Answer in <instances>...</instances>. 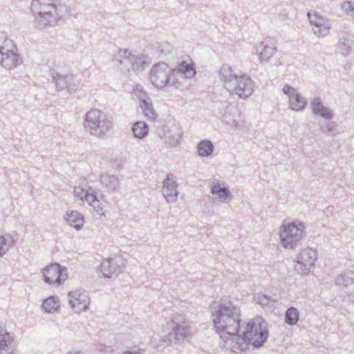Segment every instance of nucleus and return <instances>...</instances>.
Masks as SVG:
<instances>
[{
    "instance_id": "nucleus-1",
    "label": "nucleus",
    "mask_w": 354,
    "mask_h": 354,
    "mask_svg": "<svg viewBox=\"0 0 354 354\" xmlns=\"http://www.w3.org/2000/svg\"><path fill=\"white\" fill-rule=\"evenodd\" d=\"M268 330L260 319H256L245 326L241 324L228 345L224 344V348L234 353L248 349L250 345L254 348L261 347L267 341Z\"/></svg>"
},
{
    "instance_id": "nucleus-2",
    "label": "nucleus",
    "mask_w": 354,
    "mask_h": 354,
    "mask_svg": "<svg viewBox=\"0 0 354 354\" xmlns=\"http://www.w3.org/2000/svg\"><path fill=\"white\" fill-rule=\"evenodd\" d=\"M213 316L215 330L220 335L221 346L228 345L241 326V311L231 301L221 302Z\"/></svg>"
},
{
    "instance_id": "nucleus-3",
    "label": "nucleus",
    "mask_w": 354,
    "mask_h": 354,
    "mask_svg": "<svg viewBox=\"0 0 354 354\" xmlns=\"http://www.w3.org/2000/svg\"><path fill=\"white\" fill-rule=\"evenodd\" d=\"M218 75L224 88L230 94L237 95L241 99H246L252 94L253 81L246 75H237L231 67L224 64L220 68Z\"/></svg>"
},
{
    "instance_id": "nucleus-4",
    "label": "nucleus",
    "mask_w": 354,
    "mask_h": 354,
    "mask_svg": "<svg viewBox=\"0 0 354 354\" xmlns=\"http://www.w3.org/2000/svg\"><path fill=\"white\" fill-rule=\"evenodd\" d=\"M59 0H32L31 7L36 15L35 24L38 28L44 29L54 26L59 19L58 15Z\"/></svg>"
},
{
    "instance_id": "nucleus-5",
    "label": "nucleus",
    "mask_w": 354,
    "mask_h": 354,
    "mask_svg": "<svg viewBox=\"0 0 354 354\" xmlns=\"http://www.w3.org/2000/svg\"><path fill=\"white\" fill-rule=\"evenodd\" d=\"M113 127L111 118L98 109H91L84 117V128L92 135L102 136Z\"/></svg>"
},
{
    "instance_id": "nucleus-6",
    "label": "nucleus",
    "mask_w": 354,
    "mask_h": 354,
    "mask_svg": "<svg viewBox=\"0 0 354 354\" xmlns=\"http://www.w3.org/2000/svg\"><path fill=\"white\" fill-rule=\"evenodd\" d=\"M113 127L111 118L98 109H91L84 117V128L92 135L102 136Z\"/></svg>"
},
{
    "instance_id": "nucleus-7",
    "label": "nucleus",
    "mask_w": 354,
    "mask_h": 354,
    "mask_svg": "<svg viewBox=\"0 0 354 354\" xmlns=\"http://www.w3.org/2000/svg\"><path fill=\"white\" fill-rule=\"evenodd\" d=\"M174 72L169 66L164 63H158L153 65L149 73V79L151 84L157 88H163L166 86H171L179 88L181 84L178 81L172 80Z\"/></svg>"
},
{
    "instance_id": "nucleus-8",
    "label": "nucleus",
    "mask_w": 354,
    "mask_h": 354,
    "mask_svg": "<svg viewBox=\"0 0 354 354\" xmlns=\"http://www.w3.org/2000/svg\"><path fill=\"white\" fill-rule=\"evenodd\" d=\"M304 225L295 222L283 224L280 227L279 236L283 247L293 249L302 239Z\"/></svg>"
},
{
    "instance_id": "nucleus-9",
    "label": "nucleus",
    "mask_w": 354,
    "mask_h": 354,
    "mask_svg": "<svg viewBox=\"0 0 354 354\" xmlns=\"http://www.w3.org/2000/svg\"><path fill=\"white\" fill-rule=\"evenodd\" d=\"M22 63V58L17 53V48L14 41L6 39L0 46V64L7 69H12Z\"/></svg>"
},
{
    "instance_id": "nucleus-10",
    "label": "nucleus",
    "mask_w": 354,
    "mask_h": 354,
    "mask_svg": "<svg viewBox=\"0 0 354 354\" xmlns=\"http://www.w3.org/2000/svg\"><path fill=\"white\" fill-rule=\"evenodd\" d=\"M316 259V250L310 248L302 249L297 257V261L295 265V272L301 275L308 274Z\"/></svg>"
},
{
    "instance_id": "nucleus-11",
    "label": "nucleus",
    "mask_w": 354,
    "mask_h": 354,
    "mask_svg": "<svg viewBox=\"0 0 354 354\" xmlns=\"http://www.w3.org/2000/svg\"><path fill=\"white\" fill-rule=\"evenodd\" d=\"M335 283L342 287L344 300L354 305V271H344L336 277Z\"/></svg>"
},
{
    "instance_id": "nucleus-12",
    "label": "nucleus",
    "mask_w": 354,
    "mask_h": 354,
    "mask_svg": "<svg viewBox=\"0 0 354 354\" xmlns=\"http://www.w3.org/2000/svg\"><path fill=\"white\" fill-rule=\"evenodd\" d=\"M67 299L70 308L76 313L87 310L91 302L88 292L83 290L69 292Z\"/></svg>"
},
{
    "instance_id": "nucleus-13",
    "label": "nucleus",
    "mask_w": 354,
    "mask_h": 354,
    "mask_svg": "<svg viewBox=\"0 0 354 354\" xmlns=\"http://www.w3.org/2000/svg\"><path fill=\"white\" fill-rule=\"evenodd\" d=\"M42 273L45 283L56 284L57 286L61 285L67 277L66 270L57 263L45 267Z\"/></svg>"
},
{
    "instance_id": "nucleus-14",
    "label": "nucleus",
    "mask_w": 354,
    "mask_h": 354,
    "mask_svg": "<svg viewBox=\"0 0 354 354\" xmlns=\"http://www.w3.org/2000/svg\"><path fill=\"white\" fill-rule=\"evenodd\" d=\"M277 41L272 37L264 38L257 47V54L261 64L268 62L276 53Z\"/></svg>"
},
{
    "instance_id": "nucleus-15",
    "label": "nucleus",
    "mask_w": 354,
    "mask_h": 354,
    "mask_svg": "<svg viewBox=\"0 0 354 354\" xmlns=\"http://www.w3.org/2000/svg\"><path fill=\"white\" fill-rule=\"evenodd\" d=\"M308 17L310 23L313 26V31L315 35L319 37H324L329 34L331 24L329 20L317 13L311 15L308 13Z\"/></svg>"
},
{
    "instance_id": "nucleus-16",
    "label": "nucleus",
    "mask_w": 354,
    "mask_h": 354,
    "mask_svg": "<svg viewBox=\"0 0 354 354\" xmlns=\"http://www.w3.org/2000/svg\"><path fill=\"white\" fill-rule=\"evenodd\" d=\"M124 266V260L120 257L109 258L101 263L100 271L104 278H110L118 274Z\"/></svg>"
},
{
    "instance_id": "nucleus-17",
    "label": "nucleus",
    "mask_w": 354,
    "mask_h": 354,
    "mask_svg": "<svg viewBox=\"0 0 354 354\" xmlns=\"http://www.w3.org/2000/svg\"><path fill=\"white\" fill-rule=\"evenodd\" d=\"M282 91L289 97L290 108L295 111H301L306 105V99L299 93L290 85L283 86Z\"/></svg>"
},
{
    "instance_id": "nucleus-18",
    "label": "nucleus",
    "mask_w": 354,
    "mask_h": 354,
    "mask_svg": "<svg viewBox=\"0 0 354 354\" xmlns=\"http://www.w3.org/2000/svg\"><path fill=\"white\" fill-rule=\"evenodd\" d=\"M177 186L175 176L171 174H167L162 183V194L168 203L176 201L178 195Z\"/></svg>"
},
{
    "instance_id": "nucleus-19",
    "label": "nucleus",
    "mask_w": 354,
    "mask_h": 354,
    "mask_svg": "<svg viewBox=\"0 0 354 354\" xmlns=\"http://www.w3.org/2000/svg\"><path fill=\"white\" fill-rule=\"evenodd\" d=\"M53 80L57 88L60 90L68 88L69 91H74L80 84L77 77L71 73L63 75L55 73L53 75Z\"/></svg>"
},
{
    "instance_id": "nucleus-20",
    "label": "nucleus",
    "mask_w": 354,
    "mask_h": 354,
    "mask_svg": "<svg viewBox=\"0 0 354 354\" xmlns=\"http://www.w3.org/2000/svg\"><path fill=\"white\" fill-rule=\"evenodd\" d=\"M191 335L190 326L186 321L180 323L174 322L172 326V332L169 333V339L174 337L177 342H183L187 340Z\"/></svg>"
},
{
    "instance_id": "nucleus-21",
    "label": "nucleus",
    "mask_w": 354,
    "mask_h": 354,
    "mask_svg": "<svg viewBox=\"0 0 354 354\" xmlns=\"http://www.w3.org/2000/svg\"><path fill=\"white\" fill-rule=\"evenodd\" d=\"M139 104L142 110L144 116L149 120H154L158 115L156 113L152 102L147 94L143 91H139Z\"/></svg>"
},
{
    "instance_id": "nucleus-22",
    "label": "nucleus",
    "mask_w": 354,
    "mask_h": 354,
    "mask_svg": "<svg viewBox=\"0 0 354 354\" xmlns=\"http://www.w3.org/2000/svg\"><path fill=\"white\" fill-rule=\"evenodd\" d=\"M132 54L127 49H120L113 56V61L118 64L121 71H131Z\"/></svg>"
},
{
    "instance_id": "nucleus-23",
    "label": "nucleus",
    "mask_w": 354,
    "mask_h": 354,
    "mask_svg": "<svg viewBox=\"0 0 354 354\" xmlns=\"http://www.w3.org/2000/svg\"><path fill=\"white\" fill-rule=\"evenodd\" d=\"M223 118L225 122L229 125L234 127L242 126L243 121L241 120V113L236 106H228L223 115Z\"/></svg>"
},
{
    "instance_id": "nucleus-24",
    "label": "nucleus",
    "mask_w": 354,
    "mask_h": 354,
    "mask_svg": "<svg viewBox=\"0 0 354 354\" xmlns=\"http://www.w3.org/2000/svg\"><path fill=\"white\" fill-rule=\"evenodd\" d=\"M13 352L12 338L5 329L0 327V354H12Z\"/></svg>"
},
{
    "instance_id": "nucleus-25",
    "label": "nucleus",
    "mask_w": 354,
    "mask_h": 354,
    "mask_svg": "<svg viewBox=\"0 0 354 354\" xmlns=\"http://www.w3.org/2000/svg\"><path fill=\"white\" fill-rule=\"evenodd\" d=\"M312 111L315 115H319L326 120H330L333 118L332 111L323 105L320 98H315L311 102Z\"/></svg>"
},
{
    "instance_id": "nucleus-26",
    "label": "nucleus",
    "mask_w": 354,
    "mask_h": 354,
    "mask_svg": "<svg viewBox=\"0 0 354 354\" xmlns=\"http://www.w3.org/2000/svg\"><path fill=\"white\" fill-rule=\"evenodd\" d=\"M100 182L109 192H115L120 188L119 180L113 175L102 174L100 177Z\"/></svg>"
},
{
    "instance_id": "nucleus-27",
    "label": "nucleus",
    "mask_w": 354,
    "mask_h": 354,
    "mask_svg": "<svg viewBox=\"0 0 354 354\" xmlns=\"http://www.w3.org/2000/svg\"><path fill=\"white\" fill-rule=\"evenodd\" d=\"M68 225L75 228L77 230H80L82 228L84 220V216L77 211H72L70 213H67L64 217Z\"/></svg>"
},
{
    "instance_id": "nucleus-28",
    "label": "nucleus",
    "mask_w": 354,
    "mask_h": 354,
    "mask_svg": "<svg viewBox=\"0 0 354 354\" xmlns=\"http://www.w3.org/2000/svg\"><path fill=\"white\" fill-rule=\"evenodd\" d=\"M211 194L221 202H225L232 196L227 187H222L219 184H214L211 187Z\"/></svg>"
},
{
    "instance_id": "nucleus-29",
    "label": "nucleus",
    "mask_w": 354,
    "mask_h": 354,
    "mask_svg": "<svg viewBox=\"0 0 354 354\" xmlns=\"http://www.w3.org/2000/svg\"><path fill=\"white\" fill-rule=\"evenodd\" d=\"M16 242L15 238L10 234L0 236V257H3Z\"/></svg>"
},
{
    "instance_id": "nucleus-30",
    "label": "nucleus",
    "mask_w": 354,
    "mask_h": 354,
    "mask_svg": "<svg viewBox=\"0 0 354 354\" xmlns=\"http://www.w3.org/2000/svg\"><path fill=\"white\" fill-rule=\"evenodd\" d=\"M59 299L57 296H50L43 301L42 308L48 313H54L59 308Z\"/></svg>"
},
{
    "instance_id": "nucleus-31",
    "label": "nucleus",
    "mask_w": 354,
    "mask_h": 354,
    "mask_svg": "<svg viewBox=\"0 0 354 354\" xmlns=\"http://www.w3.org/2000/svg\"><path fill=\"white\" fill-rule=\"evenodd\" d=\"M131 130L136 138L142 139L148 134L149 127L145 122L138 121L133 124Z\"/></svg>"
},
{
    "instance_id": "nucleus-32",
    "label": "nucleus",
    "mask_w": 354,
    "mask_h": 354,
    "mask_svg": "<svg viewBox=\"0 0 354 354\" xmlns=\"http://www.w3.org/2000/svg\"><path fill=\"white\" fill-rule=\"evenodd\" d=\"M164 139L165 142L169 144L171 146H176L179 143L181 138V133L180 131L172 132L169 129L168 127H164Z\"/></svg>"
},
{
    "instance_id": "nucleus-33",
    "label": "nucleus",
    "mask_w": 354,
    "mask_h": 354,
    "mask_svg": "<svg viewBox=\"0 0 354 354\" xmlns=\"http://www.w3.org/2000/svg\"><path fill=\"white\" fill-rule=\"evenodd\" d=\"M176 73L185 78H191L194 76L196 71L192 64L182 62L177 67Z\"/></svg>"
},
{
    "instance_id": "nucleus-34",
    "label": "nucleus",
    "mask_w": 354,
    "mask_h": 354,
    "mask_svg": "<svg viewBox=\"0 0 354 354\" xmlns=\"http://www.w3.org/2000/svg\"><path fill=\"white\" fill-rule=\"evenodd\" d=\"M197 151L201 157L209 156L214 151V145L209 140H202L198 144Z\"/></svg>"
},
{
    "instance_id": "nucleus-35",
    "label": "nucleus",
    "mask_w": 354,
    "mask_h": 354,
    "mask_svg": "<svg viewBox=\"0 0 354 354\" xmlns=\"http://www.w3.org/2000/svg\"><path fill=\"white\" fill-rule=\"evenodd\" d=\"M147 57L144 55H134L132 54L131 70L135 72L140 71L147 64Z\"/></svg>"
},
{
    "instance_id": "nucleus-36",
    "label": "nucleus",
    "mask_w": 354,
    "mask_h": 354,
    "mask_svg": "<svg viewBox=\"0 0 354 354\" xmlns=\"http://www.w3.org/2000/svg\"><path fill=\"white\" fill-rule=\"evenodd\" d=\"M254 300L262 306H267L270 303H275L278 301V297L276 295L272 296L265 293H257Z\"/></svg>"
},
{
    "instance_id": "nucleus-37",
    "label": "nucleus",
    "mask_w": 354,
    "mask_h": 354,
    "mask_svg": "<svg viewBox=\"0 0 354 354\" xmlns=\"http://www.w3.org/2000/svg\"><path fill=\"white\" fill-rule=\"evenodd\" d=\"M299 313L297 308L290 307L288 308L285 313L286 323L290 326H294L299 319Z\"/></svg>"
},
{
    "instance_id": "nucleus-38",
    "label": "nucleus",
    "mask_w": 354,
    "mask_h": 354,
    "mask_svg": "<svg viewBox=\"0 0 354 354\" xmlns=\"http://www.w3.org/2000/svg\"><path fill=\"white\" fill-rule=\"evenodd\" d=\"M353 45V41L349 37H343L339 44V52L344 56L348 55Z\"/></svg>"
},
{
    "instance_id": "nucleus-39",
    "label": "nucleus",
    "mask_w": 354,
    "mask_h": 354,
    "mask_svg": "<svg viewBox=\"0 0 354 354\" xmlns=\"http://www.w3.org/2000/svg\"><path fill=\"white\" fill-rule=\"evenodd\" d=\"M90 187L86 186L83 187L82 186H75L74 187V194L75 196L79 198L80 200L84 201L88 192H89Z\"/></svg>"
},
{
    "instance_id": "nucleus-40",
    "label": "nucleus",
    "mask_w": 354,
    "mask_h": 354,
    "mask_svg": "<svg viewBox=\"0 0 354 354\" xmlns=\"http://www.w3.org/2000/svg\"><path fill=\"white\" fill-rule=\"evenodd\" d=\"M340 8L342 10H343L347 15L350 12H353L354 10V5L352 1H344L340 3Z\"/></svg>"
},
{
    "instance_id": "nucleus-41",
    "label": "nucleus",
    "mask_w": 354,
    "mask_h": 354,
    "mask_svg": "<svg viewBox=\"0 0 354 354\" xmlns=\"http://www.w3.org/2000/svg\"><path fill=\"white\" fill-rule=\"evenodd\" d=\"M98 197L95 191L91 187L89 192H88L86 196L84 201H86L89 205L97 200Z\"/></svg>"
},
{
    "instance_id": "nucleus-42",
    "label": "nucleus",
    "mask_w": 354,
    "mask_h": 354,
    "mask_svg": "<svg viewBox=\"0 0 354 354\" xmlns=\"http://www.w3.org/2000/svg\"><path fill=\"white\" fill-rule=\"evenodd\" d=\"M171 45L167 43L161 44L158 47L159 56L163 55H165L171 52Z\"/></svg>"
},
{
    "instance_id": "nucleus-43",
    "label": "nucleus",
    "mask_w": 354,
    "mask_h": 354,
    "mask_svg": "<svg viewBox=\"0 0 354 354\" xmlns=\"http://www.w3.org/2000/svg\"><path fill=\"white\" fill-rule=\"evenodd\" d=\"M322 131L324 133L333 134L335 131V125L334 122H327L325 126H322Z\"/></svg>"
},
{
    "instance_id": "nucleus-44",
    "label": "nucleus",
    "mask_w": 354,
    "mask_h": 354,
    "mask_svg": "<svg viewBox=\"0 0 354 354\" xmlns=\"http://www.w3.org/2000/svg\"><path fill=\"white\" fill-rule=\"evenodd\" d=\"M90 205L93 207V209L97 212L98 214H104L103 207L101 206V203L100 202L99 198H97V200L92 203Z\"/></svg>"
},
{
    "instance_id": "nucleus-45",
    "label": "nucleus",
    "mask_w": 354,
    "mask_h": 354,
    "mask_svg": "<svg viewBox=\"0 0 354 354\" xmlns=\"http://www.w3.org/2000/svg\"><path fill=\"white\" fill-rule=\"evenodd\" d=\"M68 354H80V353L77 351H74V352H70Z\"/></svg>"
}]
</instances>
